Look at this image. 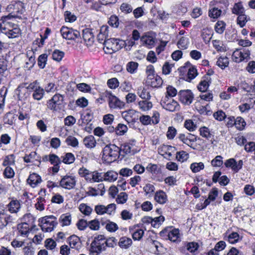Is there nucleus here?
<instances>
[{"instance_id":"42","label":"nucleus","mask_w":255,"mask_h":255,"mask_svg":"<svg viewBox=\"0 0 255 255\" xmlns=\"http://www.w3.org/2000/svg\"><path fill=\"white\" fill-rule=\"evenodd\" d=\"M44 95V90L41 87H38V89L33 91L32 97L36 100H40L43 97Z\"/></svg>"},{"instance_id":"45","label":"nucleus","mask_w":255,"mask_h":255,"mask_svg":"<svg viewBox=\"0 0 255 255\" xmlns=\"http://www.w3.org/2000/svg\"><path fill=\"white\" fill-rule=\"evenodd\" d=\"M246 125V123L243 118L238 117L236 119L235 126L238 129L240 130H243L245 128Z\"/></svg>"},{"instance_id":"7","label":"nucleus","mask_w":255,"mask_h":255,"mask_svg":"<svg viewBox=\"0 0 255 255\" xmlns=\"http://www.w3.org/2000/svg\"><path fill=\"white\" fill-rule=\"evenodd\" d=\"M63 102V97L57 94L48 101L47 103V108L51 110L57 111L61 109Z\"/></svg>"},{"instance_id":"27","label":"nucleus","mask_w":255,"mask_h":255,"mask_svg":"<svg viewBox=\"0 0 255 255\" xmlns=\"http://www.w3.org/2000/svg\"><path fill=\"white\" fill-rule=\"evenodd\" d=\"M83 143L86 147L92 148L96 146V141L93 136L89 135L84 138Z\"/></svg>"},{"instance_id":"18","label":"nucleus","mask_w":255,"mask_h":255,"mask_svg":"<svg viewBox=\"0 0 255 255\" xmlns=\"http://www.w3.org/2000/svg\"><path fill=\"white\" fill-rule=\"evenodd\" d=\"M101 223L102 226H105L106 230L110 232H115L119 229V227L116 223L109 220L102 219Z\"/></svg>"},{"instance_id":"9","label":"nucleus","mask_w":255,"mask_h":255,"mask_svg":"<svg viewBox=\"0 0 255 255\" xmlns=\"http://www.w3.org/2000/svg\"><path fill=\"white\" fill-rule=\"evenodd\" d=\"M179 231L178 229H174L169 230L165 229L160 232V235L164 239H168L172 242H175L179 238Z\"/></svg>"},{"instance_id":"39","label":"nucleus","mask_w":255,"mask_h":255,"mask_svg":"<svg viewBox=\"0 0 255 255\" xmlns=\"http://www.w3.org/2000/svg\"><path fill=\"white\" fill-rule=\"evenodd\" d=\"M59 221L62 226H69L71 222V216L69 214H63L60 216Z\"/></svg>"},{"instance_id":"20","label":"nucleus","mask_w":255,"mask_h":255,"mask_svg":"<svg viewBox=\"0 0 255 255\" xmlns=\"http://www.w3.org/2000/svg\"><path fill=\"white\" fill-rule=\"evenodd\" d=\"M41 181L42 180L41 177L35 173L30 174L27 179L28 184H29L32 188L35 187L38 184L41 183Z\"/></svg>"},{"instance_id":"28","label":"nucleus","mask_w":255,"mask_h":255,"mask_svg":"<svg viewBox=\"0 0 255 255\" xmlns=\"http://www.w3.org/2000/svg\"><path fill=\"white\" fill-rule=\"evenodd\" d=\"M154 199L160 204H164L167 201V196L164 192L160 190L155 194Z\"/></svg>"},{"instance_id":"43","label":"nucleus","mask_w":255,"mask_h":255,"mask_svg":"<svg viewBox=\"0 0 255 255\" xmlns=\"http://www.w3.org/2000/svg\"><path fill=\"white\" fill-rule=\"evenodd\" d=\"M138 96L142 99L145 100L150 99V95L148 90L144 88H140L138 91Z\"/></svg>"},{"instance_id":"59","label":"nucleus","mask_w":255,"mask_h":255,"mask_svg":"<svg viewBox=\"0 0 255 255\" xmlns=\"http://www.w3.org/2000/svg\"><path fill=\"white\" fill-rule=\"evenodd\" d=\"M237 18V23L241 27H244L248 21L247 16L244 13L239 14Z\"/></svg>"},{"instance_id":"36","label":"nucleus","mask_w":255,"mask_h":255,"mask_svg":"<svg viewBox=\"0 0 255 255\" xmlns=\"http://www.w3.org/2000/svg\"><path fill=\"white\" fill-rule=\"evenodd\" d=\"M90 183L99 182L104 180V176L102 173L97 171H92Z\"/></svg>"},{"instance_id":"2","label":"nucleus","mask_w":255,"mask_h":255,"mask_svg":"<svg viewBox=\"0 0 255 255\" xmlns=\"http://www.w3.org/2000/svg\"><path fill=\"white\" fill-rule=\"evenodd\" d=\"M125 45V41L119 39H108L104 43L103 50L107 54H112L120 50Z\"/></svg>"},{"instance_id":"25","label":"nucleus","mask_w":255,"mask_h":255,"mask_svg":"<svg viewBox=\"0 0 255 255\" xmlns=\"http://www.w3.org/2000/svg\"><path fill=\"white\" fill-rule=\"evenodd\" d=\"M78 173L81 177L84 178L87 182H90L92 171H90L88 169L83 167L79 169Z\"/></svg>"},{"instance_id":"23","label":"nucleus","mask_w":255,"mask_h":255,"mask_svg":"<svg viewBox=\"0 0 255 255\" xmlns=\"http://www.w3.org/2000/svg\"><path fill=\"white\" fill-rule=\"evenodd\" d=\"M147 82L152 87L158 88L162 85L163 80L160 76L156 75L151 77V79L147 80Z\"/></svg>"},{"instance_id":"32","label":"nucleus","mask_w":255,"mask_h":255,"mask_svg":"<svg viewBox=\"0 0 255 255\" xmlns=\"http://www.w3.org/2000/svg\"><path fill=\"white\" fill-rule=\"evenodd\" d=\"M8 210L11 213H17L20 208V204L19 202L17 200H12L9 203Z\"/></svg>"},{"instance_id":"13","label":"nucleus","mask_w":255,"mask_h":255,"mask_svg":"<svg viewBox=\"0 0 255 255\" xmlns=\"http://www.w3.org/2000/svg\"><path fill=\"white\" fill-rule=\"evenodd\" d=\"M179 100L183 104H190L193 99V95L189 90H181L178 94Z\"/></svg>"},{"instance_id":"29","label":"nucleus","mask_w":255,"mask_h":255,"mask_svg":"<svg viewBox=\"0 0 255 255\" xmlns=\"http://www.w3.org/2000/svg\"><path fill=\"white\" fill-rule=\"evenodd\" d=\"M199 247V244L194 242L185 243L184 244V248L187 251L191 253H194Z\"/></svg>"},{"instance_id":"48","label":"nucleus","mask_w":255,"mask_h":255,"mask_svg":"<svg viewBox=\"0 0 255 255\" xmlns=\"http://www.w3.org/2000/svg\"><path fill=\"white\" fill-rule=\"evenodd\" d=\"M146 170L153 174H157L160 173V168L156 164H149L146 168Z\"/></svg>"},{"instance_id":"63","label":"nucleus","mask_w":255,"mask_h":255,"mask_svg":"<svg viewBox=\"0 0 255 255\" xmlns=\"http://www.w3.org/2000/svg\"><path fill=\"white\" fill-rule=\"evenodd\" d=\"M242 53L240 50V49H237L232 54V59L233 60L239 63L243 61V59H242Z\"/></svg>"},{"instance_id":"30","label":"nucleus","mask_w":255,"mask_h":255,"mask_svg":"<svg viewBox=\"0 0 255 255\" xmlns=\"http://www.w3.org/2000/svg\"><path fill=\"white\" fill-rule=\"evenodd\" d=\"M104 180L113 182L115 181L118 176V174L114 171H109L103 174Z\"/></svg>"},{"instance_id":"3","label":"nucleus","mask_w":255,"mask_h":255,"mask_svg":"<svg viewBox=\"0 0 255 255\" xmlns=\"http://www.w3.org/2000/svg\"><path fill=\"white\" fill-rule=\"evenodd\" d=\"M38 222L41 230L45 232H51L57 225V219L53 215L40 218Z\"/></svg>"},{"instance_id":"10","label":"nucleus","mask_w":255,"mask_h":255,"mask_svg":"<svg viewBox=\"0 0 255 255\" xmlns=\"http://www.w3.org/2000/svg\"><path fill=\"white\" fill-rule=\"evenodd\" d=\"M32 216L30 214H26L23 216V220L24 222L19 224L17 227L18 232L21 236H27L29 233V226L26 222L32 220Z\"/></svg>"},{"instance_id":"34","label":"nucleus","mask_w":255,"mask_h":255,"mask_svg":"<svg viewBox=\"0 0 255 255\" xmlns=\"http://www.w3.org/2000/svg\"><path fill=\"white\" fill-rule=\"evenodd\" d=\"M132 244V240L131 239L126 237H123L120 238V241L119 242V245L121 248L127 249L130 246H131Z\"/></svg>"},{"instance_id":"52","label":"nucleus","mask_w":255,"mask_h":255,"mask_svg":"<svg viewBox=\"0 0 255 255\" xmlns=\"http://www.w3.org/2000/svg\"><path fill=\"white\" fill-rule=\"evenodd\" d=\"M80 211L84 215L89 216L91 214L92 209L90 206H87L85 204H81L79 206Z\"/></svg>"},{"instance_id":"62","label":"nucleus","mask_w":255,"mask_h":255,"mask_svg":"<svg viewBox=\"0 0 255 255\" xmlns=\"http://www.w3.org/2000/svg\"><path fill=\"white\" fill-rule=\"evenodd\" d=\"M88 227L92 230L97 231L100 229V222L94 219L88 222Z\"/></svg>"},{"instance_id":"50","label":"nucleus","mask_w":255,"mask_h":255,"mask_svg":"<svg viewBox=\"0 0 255 255\" xmlns=\"http://www.w3.org/2000/svg\"><path fill=\"white\" fill-rule=\"evenodd\" d=\"M65 142L67 145H70L74 147L78 146L79 144L77 139L76 137L71 135L68 136L66 138Z\"/></svg>"},{"instance_id":"19","label":"nucleus","mask_w":255,"mask_h":255,"mask_svg":"<svg viewBox=\"0 0 255 255\" xmlns=\"http://www.w3.org/2000/svg\"><path fill=\"white\" fill-rule=\"evenodd\" d=\"M105 192V186L103 184H99L98 185V189L93 187H89V190L87 192V194L89 196H96L98 194L103 195Z\"/></svg>"},{"instance_id":"16","label":"nucleus","mask_w":255,"mask_h":255,"mask_svg":"<svg viewBox=\"0 0 255 255\" xmlns=\"http://www.w3.org/2000/svg\"><path fill=\"white\" fill-rule=\"evenodd\" d=\"M61 158H60L57 155L54 154H50V162L53 166L51 168L53 172L57 173L59 170V165L61 163Z\"/></svg>"},{"instance_id":"24","label":"nucleus","mask_w":255,"mask_h":255,"mask_svg":"<svg viewBox=\"0 0 255 255\" xmlns=\"http://www.w3.org/2000/svg\"><path fill=\"white\" fill-rule=\"evenodd\" d=\"M199 131L201 136L206 138L208 140H210L212 143H213L212 139H213L214 135L208 128L202 127L200 128Z\"/></svg>"},{"instance_id":"55","label":"nucleus","mask_w":255,"mask_h":255,"mask_svg":"<svg viewBox=\"0 0 255 255\" xmlns=\"http://www.w3.org/2000/svg\"><path fill=\"white\" fill-rule=\"evenodd\" d=\"M128 130L127 127L124 124H119L116 128V132L117 134L122 135H124Z\"/></svg>"},{"instance_id":"58","label":"nucleus","mask_w":255,"mask_h":255,"mask_svg":"<svg viewBox=\"0 0 255 255\" xmlns=\"http://www.w3.org/2000/svg\"><path fill=\"white\" fill-rule=\"evenodd\" d=\"M184 127L190 131H193L197 128L196 124L191 120H186L184 123Z\"/></svg>"},{"instance_id":"51","label":"nucleus","mask_w":255,"mask_h":255,"mask_svg":"<svg viewBox=\"0 0 255 255\" xmlns=\"http://www.w3.org/2000/svg\"><path fill=\"white\" fill-rule=\"evenodd\" d=\"M225 23L223 21H218L215 24V30L219 33L222 34L224 32L225 29Z\"/></svg>"},{"instance_id":"64","label":"nucleus","mask_w":255,"mask_h":255,"mask_svg":"<svg viewBox=\"0 0 255 255\" xmlns=\"http://www.w3.org/2000/svg\"><path fill=\"white\" fill-rule=\"evenodd\" d=\"M144 231L142 229H137L132 233V237L134 240H140L143 237Z\"/></svg>"},{"instance_id":"12","label":"nucleus","mask_w":255,"mask_h":255,"mask_svg":"<svg viewBox=\"0 0 255 255\" xmlns=\"http://www.w3.org/2000/svg\"><path fill=\"white\" fill-rule=\"evenodd\" d=\"M161 104L162 107L170 112H174L179 109V105L173 100L169 101L167 96L162 100Z\"/></svg>"},{"instance_id":"4","label":"nucleus","mask_w":255,"mask_h":255,"mask_svg":"<svg viewBox=\"0 0 255 255\" xmlns=\"http://www.w3.org/2000/svg\"><path fill=\"white\" fill-rule=\"evenodd\" d=\"M106 250V239L103 235H99L94 238L91 244L90 252L92 255H99Z\"/></svg>"},{"instance_id":"21","label":"nucleus","mask_w":255,"mask_h":255,"mask_svg":"<svg viewBox=\"0 0 255 255\" xmlns=\"http://www.w3.org/2000/svg\"><path fill=\"white\" fill-rule=\"evenodd\" d=\"M186 66L184 67H181L180 68V70H183V71L186 70V69L188 68V72H187V76L188 78L191 80L195 78V77L197 75V69L193 66H191L189 62L186 63Z\"/></svg>"},{"instance_id":"5","label":"nucleus","mask_w":255,"mask_h":255,"mask_svg":"<svg viewBox=\"0 0 255 255\" xmlns=\"http://www.w3.org/2000/svg\"><path fill=\"white\" fill-rule=\"evenodd\" d=\"M4 23L2 33L9 38H14L19 36L21 30L17 24L8 22Z\"/></svg>"},{"instance_id":"40","label":"nucleus","mask_w":255,"mask_h":255,"mask_svg":"<svg viewBox=\"0 0 255 255\" xmlns=\"http://www.w3.org/2000/svg\"><path fill=\"white\" fill-rule=\"evenodd\" d=\"M232 11L234 14L239 15L243 13H245V8L243 6L242 3L239 2L235 3Z\"/></svg>"},{"instance_id":"11","label":"nucleus","mask_w":255,"mask_h":255,"mask_svg":"<svg viewBox=\"0 0 255 255\" xmlns=\"http://www.w3.org/2000/svg\"><path fill=\"white\" fill-rule=\"evenodd\" d=\"M108 101L109 107L111 109H122L125 108V104L124 102L121 101L115 96L113 95L111 93L108 94Z\"/></svg>"},{"instance_id":"49","label":"nucleus","mask_w":255,"mask_h":255,"mask_svg":"<svg viewBox=\"0 0 255 255\" xmlns=\"http://www.w3.org/2000/svg\"><path fill=\"white\" fill-rule=\"evenodd\" d=\"M176 157L178 161L182 162L187 160L189 154L185 151L182 150L177 152Z\"/></svg>"},{"instance_id":"33","label":"nucleus","mask_w":255,"mask_h":255,"mask_svg":"<svg viewBox=\"0 0 255 255\" xmlns=\"http://www.w3.org/2000/svg\"><path fill=\"white\" fill-rule=\"evenodd\" d=\"M61 158L62 162L67 164L73 163L75 160L74 154L70 152L66 153L64 155L62 156Z\"/></svg>"},{"instance_id":"46","label":"nucleus","mask_w":255,"mask_h":255,"mask_svg":"<svg viewBox=\"0 0 255 255\" xmlns=\"http://www.w3.org/2000/svg\"><path fill=\"white\" fill-rule=\"evenodd\" d=\"M222 10L216 7H214L209 10V16L211 18H218L222 13Z\"/></svg>"},{"instance_id":"41","label":"nucleus","mask_w":255,"mask_h":255,"mask_svg":"<svg viewBox=\"0 0 255 255\" xmlns=\"http://www.w3.org/2000/svg\"><path fill=\"white\" fill-rule=\"evenodd\" d=\"M139 108L143 111L149 110L152 107L151 102L147 100L141 101L138 102Z\"/></svg>"},{"instance_id":"14","label":"nucleus","mask_w":255,"mask_h":255,"mask_svg":"<svg viewBox=\"0 0 255 255\" xmlns=\"http://www.w3.org/2000/svg\"><path fill=\"white\" fill-rule=\"evenodd\" d=\"M23 3L21 1L15 2L9 4L6 8L7 11L16 14H21L23 12Z\"/></svg>"},{"instance_id":"6","label":"nucleus","mask_w":255,"mask_h":255,"mask_svg":"<svg viewBox=\"0 0 255 255\" xmlns=\"http://www.w3.org/2000/svg\"><path fill=\"white\" fill-rule=\"evenodd\" d=\"M60 33L63 38L66 39L79 41L81 39L80 32L72 28L62 26L60 29Z\"/></svg>"},{"instance_id":"35","label":"nucleus","mask_w":255,"mask_h":255,"mask_svg":"<svg viewBox=\"0 0 255 255\" xmlns=\"http://www.w3.org/2000/svg\"><path fill=\"white\" fill-rule=\"evenodd\" d=\"M15 114L12 112L7 113L3 117V122L4 124L12 125L15 121Z\"/></svg>"},{"instance_id":"57","label":"nucleus","mask_w":255,"mask_h":255,"mask_svg":"<svg viewBox=\"0 0 255 255\" xmlns=\"http://www.w3.org/2000/svg\"><path fill=\"white\" fill-rule=\"evenodd\" d=\"M64 55V53L63 51L59 50H55L52 53V58L54 60L56 61H60Z\"/></svg>"},{"instance_id":"17","label":"nucleus","mask_w":255,"mask_h":255,"mask_svg":"<svg viewBox=\"0 0 255 255\" xmlns=\"http://www.w3.org/2000/svg\"><path fill=\"white\" fill-rule=\"evenodd\" d=\"M211 82V78L209 75H205L198 86V90L202 92H206Z\"/></svg>"},{"instance_id":"26","label":"nucleus","mask_w":255,"mask_h":255,"mask_svg":"<svg viewBox=\"0 0 255 255\" xmlns=\"http://www.w3.org/2000/svg\"><path fill=\"white\" fill-rule=\"evenodd\" d=\"M140 40L143 45L151 48L155 43V40L152 36L145 35L140 38Z\"/></svg>"},{"instance_id":"54","label":"nucleus","mask_w":255,"mask_h":255,"mask_svg":"<svg viewBox=\"0 0 255 255\" xmlns=\"http://www.w3.org/2000/svg\"><path fill=\"white\" fill-rule=\"evenodd\" d=\"M24 255H34L35 249L31 244H27V246L23 248Z\"/></svg>"},{"instance_id":"56","label":"nucleus","mask_w":255,"mask_h":255,"mask_svg":"<svg viewBox=\"0 0 255 255\" xmlns=\"http://www.w3.org/2000/svg\"><path fill=\"white\" fill-rule=\"evenodd\" d=\"M47 55L43 54L40 55L38 58V65L41 68H44L46 64Z\"/></svg>"},{"instance_id":"60","label":"nucleus","mask_w":255,"mask_h":255,"mask_svg":"<svg viewBox=\"0 0 255 255\" xmlns=\"http://www.w3.org/2000/svg\"><path fill=\"white\" fill-rule=\"evenodd\" d=\"M133 113V111L132 110L124 111L122 112V116L128 123H129L133 121V119L131 116Z\"/></svg>"},{"instance_id":"47","label":"nucleus","mask_w":255,"mask_h":255,"mask_svg":"<svg viewBox=\"0 0 255 255\" xmlns=\"http://www.w3.org/2000/svg\"><path fill=\"white\" fill-rule=\"evenodd\" d=\"M211 30L208 28L203 29L201 33V37L205 42H209L211 39Z\"/></svg>"},{"instance_id":"38","label":"nucleus","mask_w":255,"mask_h":255,"mask_svg":"<svg viewBox=\"0 0 255 255\" xmlns=\"http://www.w3.org/2000/svg\"><path fill=\"white\" fill-rule=\"evenodd\" d=\"M189 39L188 38L182 36L177 43V46L179 49L182 50L186 49L188 48Z\"/></svg>"},{"instance_id":"53","label":"nucleus","mask_w":255,"mask_h":255,"mask_svg":"<svg viewBox=\"0 0 255 255\" xmlns=\"http://www.w3.org/2000/svg\"><path fill=\"white\" fill-rule=\"evenodd\" d=\"M204 168V165L202 162L199 163H193L190 165V168L192 171L194 172H198L200 170L203 169Z\"/></svg>"},{"instance_id":"44","label":"nucleus","mask_w":255,"mask_h":255,"mask_svg":"<svg viewBox=\"0 0 255 255\" xmlns=\"http://www.w3.org/2000/svg\"><path fill=\"white\" fill-rule=\"evenodd\" d=\"M229 59L227 57H220L217 61V65L222 69L228 66Z\"/></svg>"},{"instance_id":"15","label":"nucleus","mask_w":255,"mask_h":255,"mask_svg":"<svg viewBox=\"0 0 255 255\" xmlns=\"http://www.w3.org/2000/svg\"><path fill=\"white\" fill-rule=\"evenodd\" d=\"M83 38L87 46H91L94 41V36L92 29L86 28L83 30Z\"/></svg>"},{"instance_id":"22","label":"nucleus","mask_w":255,"mask_h":255,"mask_svg":"<svg viewBox=\"0 0 255 255\" xmlns=\"http://www.w3.org/2000/svg\"><path fill=\"white\" fill-rule=\"evenodd\" d=\"M132 142H134V141H133ZM133 145V143H125L122 144L121 146L120 147V155L124 156V154H123L122 153L126 154L129 153L134 154V150L132 149Z\"/></svg>"},{"instance_id":"8","label":"nucleus","mask_w":255,"mask_h":255,"mask_svg":"<svg viewBox=\"0 0 255 255\" xmlns=\"http://www.w3.org/2000/svg\"><path fill=\"white\" fill-rule=\"evenodd\" d=\"M76 184L75 177L71 175L64 176L60 181V186L68 190L74 189Z\"/></svg>"},{"instance_id":"31","label":"nucleus","mask_w":255,"mask_h":255,"mask_svg":"<svg viewBox=\"0 0 255 255\" xmlns=\"http://www.w3.org/2000/svg\"><path fill=\"white\" fill-rule=\"evenodd\" d=\"M10 216L4 212L0 213V229H2L8 224Z\"/></svg>"},{"instance_id":"37","label":"nucleus","mask_w":255,"mask_h":255,"mask_svg":"<svg viewBox=\"0 0 255 255\" xmlns=\"http://www.w3.org/2000/svg\"><path fill=\"white\" fill-rule=\"evenodd\" d=\"M173 148L172 146L167 145H162L158 148V153L161 155L168 154L169 156H171V153L169 152V150Z\"/></svg>"},{"instance_id":"1","label":"nucleus","mask_w":255,"mask_h":255,"mask_svg":"<svg viewBox=\"0 0 255 255\" xmlns=\"http://www.w3.org/2000/svg\"><path fill=\"white\" fill-rule=\"evenodd\" d=\"M120 155V147L115 144H110L103 148L102 159L106 163H111L116 161Z\"/></svg>"},{"instance_id":"61","label":"nucleus","mask_w":255,"mask_h":255,"mask_svg":"<svg viewBox=\"0 0 255 255\" xmlns=\"http://www.w3.org/2000/svg\"><path fill=\"white\" fill-rule=\"evenodd\" d=\"M138 65V64L137 62H129L127 64V70L128 72L133 73L136 70Z\"/></svg>"}]
</instances>
